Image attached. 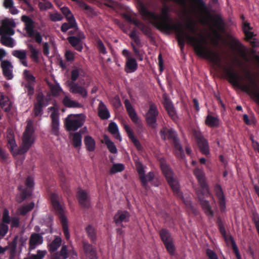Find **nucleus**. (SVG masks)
Returning <instances> with one entry per match:
<instances>
[{
  "label": "nucleus",
  "mask_w": 259,
  "mask_h": 259,
  "mask_svg": "<svg viewBox=\"0 0 259 259\" xmlns=\"http://www.w3.org/2000/svg\"><path fill=\"white\" fill-rule=\"evenodd\" d=\"M172 32H175L177 40L182 50L184 49L187 41L193 47L194 52L197 56L209 60L217 66H221V58L220 55L208 49L204 45L205 39L202 36L198 38L190 35L184 31L181 24L172 29Z\"/></svg>",
  "instance_id": "f257e3e1"
},
{
  "label": "nucleus",
  "mask_w": 259,
  "mask_h": 259,
  "mask_svg": "<svg viewBox=\"0 0 259 259\" xmlns=\"http://www.w3.org/2000/svg\"><path fill=\"white\" fill-rule=\"evenodd\" d=\"M139 12L143 19L149 21L157 29L161 32L170 34L172 29L177 28L180 24H177L174 22L170 16V8L167 5H164L161 10V14L150 11L143 2H138Z\"/></svg>",
  "instance_id": "f03ea898"
},
{
  "label": "nucleus",
  "mask_w": 259,
  "mask_h": 259,
  "mask_svg": "<svg viewBox=\"0 0 259 259\" xmlns=\"http://www.w3.org/2000/svg\"><path fill=\"white\" fill-rule=\"evenodd\" d=\"M224 72L229 83L252 97L259 104V86L251 76L249 71H246V78L250 83L249 84L242 82V77L232 67L229 69L225 67Z\"/></svg>",
  "instance_id": "7ed1b4c3"
},
{
  "label": "nucleus",
  "mask_w": 259,
  "mask_h": 259,
  "mask_svg": "<svg viewBox=\"0 0 259 259\" xmlns=\"http://www.w3.org/2000/svg\"><path fill=\"white\" fill-rule=\"evenodd\" d=\"M33 133L34 130L32 126L28 123L23 134L22 144L19 148H17L14 134L10 133L8 134L7 137L8 146L14 156L22 155L29 150L34 142L32 137Z\"/></svg>",
  "instance_id": "20e7f679"
},
{
  "label": "nucleus",
  "mask_w": 259,
  "mask_h": 259,
  "mask_svg": "<svg viewBox=\"0 0 259 259\" xmlns=\"http://www.w3.org/2000/svg\"><path fill=\"white\" fill-rule=\"evenodd\" d=\"M194 175L200 186V188H198L196 191L198 201L205 214L209 219H212L214 216V212L211 209L209 202L204 199V196H208L210 194L209 188L206 182L205 173L201 168L197 167L194 170Z\"/></svg>",
  "instance_id": "39448f33"
},
{
  "label": "nucleus",
  "mask_w": 259,
  "mask_h": 259,
  "mask_svg": "<svg viewBox=\"0 0 259 259\" xmlns=\"http://www.w3.org/2000/svg\"><path fill=\"white\" fill-rule=\"evenodd\" d=\"M159 134L162 140L172 141L176 156L182 159L185 156L184 151L176 131L172 128L163 127Z\"/></svg>",
  "instance_id": "423d86ee"
},
{
  "label": "nucleus",
  "mask_w": 259,
  "mask_h": 259,
  "mask_svg": "<svg viewBox=\"0 0 259 259\" xmlns=\"http://www.w3.org/2000/svg\"><path fill=\"white\" fill-rule=\"evenodd\" d=\"M52 205L56 214L58 215L61 222L63 232L67 240L70 239V233L68 230L67 221L64 215V209L62 204L59 202V197L56 193H52L50 196Z\"/></svg>",
  "instance_id": "0eeeda50"
},
{
  "label": "nucleus",
  "mask_w": 259,
  "mask_h": 259,
  "mask_svg": "<svg viewBox=\"0 0 259 259\" xmlns=\"http://www.w3.org/2000/svg\"><path fill=\"white\" fill-rule=\"evenodd\" d=\"M160 167L174 194L178 198L183 200V193L180 189L179 182L177 179L174 178V173L171 168L166 163H160Z\"/></svg>",
  "instance_id": "6e6552de"
},
{
  "label": "nucleus",
  "mask_w": 259,
  "mask_h": 259,
  "mask_svg": "<svg viewBox=\"0 0 259 259\" xmlns=\"http://www.w3.org/2000/svg\"><path fill=\"white\" fill-rule=\"evenodd\" d=\"M136 167L141 185L145 189L147 190L149 188V182L154 186H158L159 181L156 178L153 171H150L146 175V167L142 163H136Z\"/></svg>",
  "instance_id": "1a4fd4ad"
},
{
  "label": "nucleus",
  "mask_w": 259,
  "mask_h": 259,
  "mask_svg": "<svg viewBox=\"0 0 259 259\" xmlns=\"http://www.w3.org/2000/svg\"><path fill=\"white\" fill-rule=\"evenodd\" d=\"M83 114H71L65 119V126L67 131H75L81 127L85 120Z\"/></svg>",
  "instance_id": "9d476101"
},
{
  "label": "nucleus",
  "mask_w": 259,
  "mask_h": 259,
  "mask_svg": "<svg viewBox=\"0 0 259 259\" xmlns=\"http://www.w3.org/2000/svg\"><path fill=\"white\" fill-rule=\"evenodd\" d=\"M192 134L199 150L202 154L205 155L207 157L210 155V148L207 140L204 137L202 133L199 130L193 129Z\"/></svg>",
  "instance_id": "9b49d317"
},
{
  "label": "nucleus",
  "mask_w": 259,
  "mask_h": 259,
  "mask_svg": "<svg viewBox=\"0 0 259 259\" xmlns=\"http://www.w3.org/2000/svg\"><path fill=\"white\" fill-rule=\"evenodd\" d=\"M24 183L25 188L22 185L19 186L18 187V189L21 192L19 202H22L31 196L34 187V178L32 176H28L26 178Z\"/></svg>",
  "instance_id": "f8f14e48"
},
{
  "label": "nucleus",
  "mask_w": 259,
  "mask_h": 259,
  "mask_svg": "<svg viewBox=\"0 0 259 259\" xmlns=\"http://www.w3.org/2000/svg\"><path fill=\"white\" fill-rule=\"evenodd\" d=\"M21 21L25 23V29L30 37L33 36L36 42L40 44L42 38L39 32L34 33V22L31 18L26 15H23L21 17Z\"/></svg>",
  "instance_id": "ddd939ff"
},
{
  "label": "nucleus",
  "mask_w": 259,
  "mask_h": 259,
  "mask_svg": "<svg viewBox=\"0 0 259 259\" xmlns=\"http://www.w3.org/2000/svg\"><path fill=\"white\" fill-rule=\"evenodd\" d=\"M159 112L155 104L151 103L149 108L146 114L145 119L147 124L151 128H154L156 127L157 117Z\"/></svg>",
  "instance_id": "4468645a"
},
{
  "label": "nucleus",
  "mask_w": 259,
  "mask_h": 259,
  "mask_svg": "<svg viewBox=\"0 0 259 259\" xmlns=\"http://www.w3.org/2000/svg\"><path fill=\"white\" fill-rule=\"evenodd\" d=\"M24 78L27 82L24 84L25 92L27 93V95L31 97L34 93V85L36 82L35 77L30 73L27 70H25L23 72Z\"/></svg>",
  "instance_id": "2eb2a0df"
},
{
  "label": "nucleus",
  "mask_w": 259,
  "mask_h": 259,
  "mask_svg": "<svg viewBox=\"0 0 259 259\" xmlns=\"http://www.w3.org/2000/svg\"><path fill=\"white\" fill-rule=\"evenodd\" d=\"M122 55L126 59L125 65V72L127 73L135 72L138 68V63L136 60L130 57V52L126 49L122 50Z\"/></svg>",
  "instance_id": "dca6fc26"
},
{
  "label": "nucleus",
  "mask_w": 259,
  "mask_h": 259,
  "mask_svg": "<svg viewBox=\"0 0 259 259\" xmlns=\"http://www.w3.org/2000/svg\"><path fill=\"white\" fill-rule=\"evenodd\" d=\"M124 104L127 113L132 121L136 124L138 128H142V123L139 120L137 114L136 113V111L133 108L132 105L130 103V101L128 99H125L124 101Z\"/></svg>",
  "instance_id": "f3484780"
},
{
  "label": "nucleus",
  "mask_w": 259,
  "mask_h": 259,
  "mask_svg": "<svg viewBox=\"0 0 259 259\" xmlns=\"http://www.w3.org/2000/svg\"><path fill=\"white\" fill-rule=\"evenodd\" d=\"M214 191L218 199V203L222 212L225 211L226 209V198L221 186L216 184L214 186Z\"/></svg>",
  "instance_id": "a211bd4d"
},
{
  "label": "nucleus",
  "mask_w": 259,
  "mask_h": 259,
  "mask_svg": "<svg viewBox=\"0 0 259 259\" xmlns=\"http://www.w3.org/2000/svg\"><path fill=\"white\" fill-rule=\"evenodd\" d=\"M77 199L80 205L83 208H89L91 206L90 199L87 192L79 190L77 192Z\"/></svg>",
  "instance_id": "6ab92c4d"
},
{
  "label": "nucleus",
  "mask_w": 259,
  "mask_h": 259,
  "mask_svg": "<svg viewBox=\"0 0 259 259\" xmlns=\"http://www.w3.org/2000/svg\"><path fill=\"white\" fill-rule=\"evenodd\" d=\"M1 66L5 77L8 80L12 79L13 78V66L11 62L9 60H3L1 62Z\"/></svg>",
  "instance_id": "aec40b11"
},
{
  "label": "nucleus",
  "mask_w": 259,
  "mask_h": 259,
  "mask_svg": "<svg viewBox=\"0 0 259 259\" xmlns=\"http://www.w3.org/2000/svg\"><path fill=\"white\" fill-rule=\"evenodd\" d=\"M69 91L71 93L79 94L83 98H86L88 97L87 90L84 87L75 82H71L69 83Z\"/></svg>",
  "instance_id": "412c9836"
},
{
  "label": "nucleus",
  "mask_w": 259,
  "mask_h": 259,
  "mask_svg": "<svg viewBox=\"0 0 259 259\" xmlns=\"http://www.w3.org/2000/svg\"><path fill=\"white\" fill-rule=\"evenodd\" d=\"M52 119L51 133L53 135L58 136L59 134V113L57 111H53L51 114Z\"/></svg>",
  "instance_id": "4be33fe9"
},
{
  "label": "nucleus",
  "mask_w": 259,
  "mask_h": 259,
  "mask_svg": "<svg viewBox=\"0 0 259 259\" xmlns=\"http://www.w3.org/2000/svg\"><path fill=\"white\" fill-rule=\"evenodd\" d=\"M130 217V213L127 211H118L114 217V222L116 226L123 227L122 223L128 222Z\"/></svg>",
  "instance_id": "5701e85b"
},
{
  "label": "nucleus",
  "mask_w": 259,
  "mask_h": 259,
  "mask_svg": "<svg viewBox=\"0 0 259 259\" xmlns=\"http://www.w3.org/2000/svg\"><path fill=\"white\" fill-rule=\"evenodd\" d=\"M43 237L41 234L33 233L30 237L29 240V249H34L36 247L43 242Z\"/></svg>",
  "instance_id": "b1692460"
},
{
  "label": "nucleus",
  "mask_w": 259,
  "mask_h": 259,
  "mask_svg": "<svg viewBox=\"0 0 259 259\" xmlns=\"http://www.w3.org/2000/svg\"><path fill=\"white\" fill-rule=\"evenodd\" d=\"M83 249L84 253L90 259H98L96 249L88 242H83Z\"/></svg>",
  "instance_id": "393cba45"
},
{
  "label": "nucleus",
  "mask_w": 259,
  "mask_h": 259,
  "mask_svg": "<svg viewBox=\"0 0 259 259\" xmlns=\"http://www.w3.org/2000/svg\"><path fill=\"white\" fill-rule=\"evenodd\" d=\"M98 114L102 120H106L110 118V114L105 104L101 101L98 106Z\"/></svg>",
  "instance_id": "a878e982"
},
{
  "label": "nucleus",
  "mask_w": 259,
  "mask_h": 259,
  "mask_svg": "<svg viewBox=\"0 0 259 259\" xmlns=\"http://www.w3.org/2000/svg\"><path fill=\"white\" fill-rule=\"evenodd\" d=\"M0 35L1 36L0 41L3 45L10 48L14 47V39L12 37L4 34L3 30L0 29Z\"/></svg>",
  "instance_id": "bb28decb"
},
{
  "label": "nucleus",
  "mask_w": 259,
  "mask_h": 259,
  "mask_svg": "<svg viewBox=\"0 0 259 259\" xmlns=\"http://www.w3.org/2000/svg\"><path fill=\"white\" fill-rule=\"evenodd\" d=\"M232 43L235 46V49L238 52L240 56L243 59H246V49L244 46L237 39H232Z\"/></svg>",
  "instance_id": "cd10ccee"
},
{
  "label": "nucleus",
  "mask_w": 259,
  "mask_h": 259,
  "mask_svg": "<svg viewBox=\"0 0 259 259\" xmlns=\"http://www.w3.org/2000/svg\"><path fill=\"white\" fill-rule=\"evenodd\" d=\"M85 232L91 241L94 243L97 239V230L92 225H89L85 228Z\"/></svg>",
  "instance_id": "c85d7f7f"
},
{
  "label": "nucleus",
  "mask_w": 259,
  "mask_h": 259,
  "mask_svg": "<svg viewBox=\"0 0 259 259\" xmlns=\"http://www.w3.org/2000/svg\"><path fill=\"white\" fill-rule=\"evenodd\" d=\"M18 235H16L13 240L9 243V248L10 249V258L13 259L16 255V249L18 244Z\"/></svg>",
  "instance_id": "c756f323"
},
{
  "label": "nucleus",
  "mask_w": 259,
  "mask_h": 259,
  "mask_svg": "<svg viewBox=\"0 0 259 259\" xmlns=\"http://www.w3.org/2000/svg\"><path fill=\"white\" fill-rule=\"evenodd\" d=\"M107 146L109 152L113 154H115L117 152V148L114 143L110 140L109 138L106 135H104L103 136V140L102 141Z\"/></svg>",
  "instance_id": "7c9ffc66"
},
{
  "label": "nucleus",
  "mask_w": 259,
  "mask_h": 259,
  "mask_svg": "<svg viewBox=\"0 0 259 259\" xmlns=\"http://www.w3.org/2000/svg\"><path fill=\"white\" fill-rule=\"evenodd\" d=\"M84 143L87 150L90 152H93L95 150L96 147V142L91 136H85L84 138Z\"/></svg>",
  "instance_id": "2f4dec72"
},
{
  "label": "nucleus",
  "mask_w": 259,
  "mask_h": 259,
  "mask_svg": "<svg viewBox=\"0 0 259 259\" xmlns=\"http://www.w3.org/2000/svg\"><path fill=\"white\" fill-rule=\"evenodd\" d=\"M67 21L68 23H64L61 26V30L63 32H66L70 28H74L77 26V23L74 17L68 18Z\"/></svg>",
  "instance_id": "473e14b6"
},
{
  "label": "nucleus",
  "mask_w": 259,
  "mask_h": 259,
  "mask_svg": "<svg viewBox=\"0 0 259 259\" xmlns=\"http://www.w3.org/2000/svg\"><path fill=\"white\" fill-rule=\"evenodd\" d=\"M205 123L210 127H218L219 125V119L216 117L208 114L206 117Z\"/></svg>",
  "instance_id": "72a5a7b5"
},
{
  "label": "nucleus",
  "mask_w": 259,
  "mask_h": 259,
  "mask_svg": "<svg viewBox=\"0 0 259 259\" xmlns=\"http://www.w3.org/2000/svg\"><path fill=\"white\" fill-rule=\"evenodd\" d=\"M63 104L69 108H82L83 105L77 101L72 100L68 97L65 96L63 100Z\"/></svg>",
  "instance_id": "f704fd0d"
},
{
  "label": "nucleus",
  "mask_w": 259,
  "mask_h": 259,
  "mask_svg": "<svg viewBox=\"0 0 259 259\" xmlns=\"http://www.w3.org/2000/svg\"><path fill=\"white\" fill-rule=\"evenodd\" d=\"M67 248V245H63L61 250L56 253L53 259H67L69 256Z\"/></svg>",
  "instance_id": "c9c22d12"
},
{
  "label": "nucleus",
  "mask_w": 259,
  "mask_h": 259,
  "mask_svg": "<svg viewBox=\"0 0 259 259\" xmlns=\"http://www.w3.org/2000/svg\"><path fill=\"white\" fill-rule=\"evenodd\" d=\"M27 47L31 53L30 58L34 62L37 63L39 61V51L35 48L33 45L31 44H27Z\"/></svg>",
  "instance_id": "e433bc0d"
},
{
  "label": "nucleus",
  "mask_w": 259,
  "mask_h": 259,
  "mask_svg": "<svg viewBox=\"0 0 259 259\" xmlns=\"http://www.w3.org/2000/svg\"><path fill=\"white\" fill-rule=\"evenodd\" d=\"M108 131L112 135H114L115 138L116 139L119 141L121 140V137L119 133L118 126L115 122H111L109 124Z\"/></svg>",
  "instance_id": "4c0bfd02"
},
{
  "label": "nucleus",
  "mask_w": 259,
  "mask_h": 259,
  "mask_svg": "<svg viewBox=\"0 0 259 259\" xmlns=\"http://www.w3.org/2000/svg\"><path fill=\"white\" fill-rule=\"evenodd\" d=\"M82 136L80 132H76L72 135V144L74 147L78 148L81 146Z\"/></svg>",
  "instance_id": "58836bf2"
},
{
  "label": "nucleus",
  "mask_w": 259,
  "mask_h": 259,
  "mask_svg": "<svg viewBox=\"0 0 259 259\" xmlns=\"http://www.w3.org/2000/svg\"><path fill=\"white\" fill-rule=\"evenodd\" d=\"M62 239L60 237L57 236L54 240L49 245V249L50 252L56 251L61 246Z\"/></svg>",
  "instance_id": "ea45409f"
},
{
  "label": "nucleus",
  "mask_w": 259,
  "mask_h": 259,
  "mask_svg": "<svg viewBox=\"0 0 259 259\" xmlns=\"http://www.w3.org/2000/svg\"><path fill=\"white\" fill-rule=\"evenodd\" d=\"M160 238L163 243L172 240L170 233L169 231L166 229H162L159 232Z\"/></svg>",
  "instance_id": "a19ab883"
},
{
  "label": "nucleus",
  "mask_w": 259,
  "mask_h": 259,
  "mask_svg": "<svg viewBox=\"0 0 259 259\" xmlns=\"http://www.w3.org/2000/svg\"><path fill=\"white\" fill-rule=\"evenodd\" d=\"M217 224L219 230L226 242H228V238L227 235V232L221 219L219 217L217 219Z\"/></svg>",
  "instance_id": "79ce46f5"
},
{
  "label": "nucleus",
  "mask_w": 259,
  "mask_h": 259,
  "mask_svg": "<svg viewBox=\"0 0 259 259\" xmlns=\"http://www.w3.org/2000/svg\"><path fill=\"white\" fill-rule=\"evenodd\" d=\"M34 202H31L27 205L20 207L18 209V211L20 215L24 216L27 212L31 211L34 208Z\"/></svg>",
  "instance_id": "37998d69"
},
{
  "label": "nucleus",
  "mask_w": 259,
  "mask_h": 259,
  "mask_svg": "<svg viewBox=\"0 0 259 259\" xmlns=\"http://www.w3.org/2000/svg\"><path fill=\"white\" fill-rule=\"evenodd\" d=\"M48 84L53 96L57 97L60 95L62 89L58 84H53L48 83Z\"/></svg>",
  "instance_id": "c03bdc74"
},
{
  "label": "nucleus",
  "mask_w": 259,
  "mask_h": 259,
  "mask_svg": "<svg viewBox=\"0 0 259 259\" xmlns=\"http://www.w3.org/2000/svg\"><path fill=\"white\" fill-rule=\"evenodd\" d=\"M85 36L83 34L80 35L79 37H77L76 36H69L68 38V40L70 44L72 47L76 46L78 43L81 41V39L84 38Z\"/></svg>",
  "instance_id": "a18cd8bd"
},
{
  "label": "nucleus",
  "mask_w": 259,
  "mask_h": 259,
  "mask_svg": "<svg viewBox=\"0 0 259 259\" xmlns=\"http://www.w3.org/2000/svg\"><path fill=\"white\" fill-rule=\"evenodd\" d=\"M12 55L20 60L26 59L27 58L25 50H14L12 52Z\"/></svg>",
  "instance_id": "49530a36"
},
{
  "label": "nucleus",
  "mask_w": 259,
  "mask_h": 259,
  "mask_svg": "<svg viewBox=\"0 0 259 259\" xmlns=\"http://www.w3.org/2000/svg\"><path fill=\"white\" fill-rule=\"evenodd\" d=\"M124 165L121 163H115L111 167L109 172L110 174H114L116 172H121L124 169Z\"/></svg>",
  "instance_id": "de8ad7c7"
},
{
  "label": "nucleus",
  "mask_w": 259,
  "mask_h": 259,
  "mask_svg": "<svg viewBox=\"0 0 259 259\" xmlns=\"http://www.w3.org/2000/svg\"><path fill=\"white\" fill-rule=\"evenodd\" d=\"M83 72V70L80 68H75L71 71V79L72 82H75L79 77V73Z\"/></svg>",
  "instance_id": "09e8293b"
},
{
  "label": "nucleus",
  "mask_w": 259,
  "mask_h": 259,
  "mask_svg": "<svg viewBox=\"0 0 259 259\" xmlns=\"http://www.w3.org/2000/svg\"><path fill=\"white\" fill-rule=\"evenodd\" d=\"M38 6L41 11H45L52 8L53 5L49 1H43L38 3Z\"/></svg>",
  "instance_id": "8fccbe9b"
},
{
  "label": "nucleus",
  "mask_w": 259,
  "mask_h": 259,
  "mask_svg": "<svg viewBox=\"0 0 259 259\" xmlns=\"http://www.w3.org/2000/svg\"><path fill=\"white\" fill-rule=\"evenodd\" d=\"M214 25L220 31L224 30V22L222 18L219 16H216L214 19Z\"/></svg>",
  "instance_id": "3c124183"
},
{
  "label": "nucleus",
  "mask_w": 259,
  "mask_h": 259,
  "mask_svg": "<svg viewBox=\"0 0 259 259\" xmlns=\"http://www.w3.org/2000/svg\"><path fill=\"white\" fill-rule=\"evenodd\" d=\"M139 29L147 37H152L153 34L152 30L148 26L146 25L144 23H143Z\"/></svg>",
  "instance_id": "603ef678"
},
{
  "label": "nucleus",
  "mask_w": 259,
  "mask_h": 259,
  "mask_svg": "<svg viewBox=\"0 0 259 259\" xmlns=\"http://www.w3.org/2000/svg\"><path fill=\"white\" fill-rule=\"evenodd\" d=\"M168 115L174 121H176L178 117L174 106L165 109Z\"/></svg>",
  "instance_id": "864d4df0"
},
{
  "label": "nucleus",
  "mask_w": 259,
  "mask_h": 259,
  "mask_svg": "<svg viewBox=\"0 0 259 259\" xmlns=\"http://www.w3.org/2000/svg\"><path fill=\"white\" fill-rule=\"evenodd\" d=\"M36 102L35 104L37 105H41L42 106H45V101L46 99H45V96L44 95L42 92H39L36 97Z\"/></svg>",
  "instance_id": "5fc2aeb1"
},
{
  "label": "nucleus",
  "mask_w": 259,
  "mask_h": 259,
  "mask_svg": "<svg viewBox=\"0 0 259 259\" xmlns=\"http://www.w3.org/2000/svg\"><path fill=\"white\" fill-rule=\"evenodd\" d=\"M229 239L231 243L232 248L233 249L234 253H235V254L236 255V258L241 256V254L239 252L238 248L236 244V242H235L233 237L231 235H230L229 236Z\"/></svg>",
  "instance_id": "6e6d98bb"
},
{
  "label": "nucleus",
  "mask_w": 259,
  "mask_h": 259,
  "mask_svg": "<svg viewBox=\"0 0 259 259\" xmlns=\"http://www.w3.org/2000/svg\"><path fill=\"white\" fill-rule=\"evenodd\" d=\"M229 239L231 243L232 248L233 249L234 253H235V254L236 255V258L241 256V254L239 252L238 248L236 244V242H235L233 237L231 235H230L229 236Z\"/></svg>",
  "instance_id": "4d7b16f0"
},
{
  "label": "nucleus",
  "mask_w": 259,
  "mask_h": 259,
  "mask_svg": "<svg viewBox=\"0 0 259 259\" xmlns=\"http://www.w3.org/2000/svg\"><path fill=\"white\" fill-rule=\"evenodd\" d=\"M163 244H164L167 252L170 254L173 255L175 251V247L172 243V240L170 241L166 242Z\"/></svg>",
  "instance_id": "13d9d810"
},
{
  "label": "nucleus",
  "mask_w": 259,
  "mask_h": 259,
  "mask_svg": "<svg viewBox=\"0 0 259 259\" xmlns=\"http://www.w3.org/2000/svg\"><path fill=\"white\" fill-rule=\"evenodd\" d=\"M97 48L100 53L105 55L107 53L106 49L102 41L99 39L97 40Z\"/></svg>",
  "instance_id": "bf43d9fd"
},
{
  "label": "nucleus",
  "mask_w": 259,
  "mask_h": 259,
  "mask_svg": "<svg viewBox=\"0 0 259 259\" xmlns=\"http://www.w3.org/2000/svg\"><path fill=\"white\" fill-rule=\"evenodd\" d=\"M27 240V237L26 236H23V235L18 236V243H19V249L20 251H21L22 247L25 246Z\"/></svg>",
  "instance_id": "052dcab7"
},
{
  "label": "nucleus",
  "mask_w": 259,
  "mask_h": 259,
  "mask_svg": "<svg viewBox=\"0 0 259 259\" xmlns=\"http://www.w3.org/2000/svg\"><path fill=\"white\" fill-rule=\"evenodd\" d=\"M199 6L200 9L205 13L208 14L209 10L203 0H193Z\"/></svg>",
  "instance_id": "680f3d73"
},
{
  "label": "nucleus",
  "mask_w": 259,
  "mask_h": 259,
  "mask_svg": "<svg viewBox=\"0 0 259 259\" xmlns=\"http://www.w3.org/2000/svg\"><path fill=\"white\" fill-rule=\"evenodd\" d=\"M49 17L50 20L53 22L61 21L63 18L61 14L57 12L50 14Z\"/></svg>",
  "instance_id": "e2e57ef3"
},
{
  "label": "nucleus",
  "mask_w": 259,
  "mask_h": 259,
  "mask_svg": "<svg viewBox=\"0 0 259 259\" xmlns=\"http://www.w3.org/2000/svg\"><path fill=\"white\" fill-rule=\"evenodd\" d=\"M9 227L8 225L4 223L0 224V236L2 237H4L8 233Z\"/></svg>",
  "instance_id": "0e129e2a"
},
{
  "label": "nucleus",
  "mask_w": 259,
  "mask_h": 259,
  "mask_svg": "<svg viewBox=\"0 0 259 259\" xmlns=\"http://www.w3.org/2000/svg\"><path fill=\"white\" fill-rule=\"evenodd\" d=\"M186 28L192 33L195 34L196 33L197 30L196 28L195 24L192 21H190L186 25Z\"/></svg>",
  "instance_id": "69168bd1"
},
{
  "label": "nucleus",
  "mask_w": 259,
  "mask_h": 259,
  "mask_svg": "<svg viewBox=\"0 0 259 259\" xmlns=\"http://www.w3.org/2000/svg\"><path fill=\"white\" fill-rule=\"evenodd\" d=\"M61 11L63 14L65 16L67 20H68V18H71V17H74L72 14L71 13L70 10L68 8L64 7L61 9Z\"/></svg>",
  "instance_id": "338daca9"
},
{
  "label": "nucleus",
  "mask_w": 259,
  "mask_h": 259,
  "mask_svg": "<svg viewBox=\"0 0 259 259\" xmlns=\"http://www.w3.org/2000/svg\"><path fill=\"white\" fill-rule=\"evenodd\" d=\"M45 255V251L38 250L37 251V254H32L30 256V257L31 259H42Z\"/></svg>",
  "instance_id": "774afa93"
}]
</instances>
